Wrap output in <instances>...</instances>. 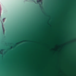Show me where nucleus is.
Wrapping results in <instances>:
<instances>
[{"label": "nucleus", "instance_id": "obj_2", "mask_svg": "<svg viewBox=\"0 0 76 76\" xmlns=\"http://www.w3.org/2000/svg\"><path fill=\"white\" fill-rule=\"evenodd\" d=\"M42 0H39L38 1H37V3H40V2H41V1H42Z\"/></svg>", "mask_w": 76, "mask_h": 76}, {"label": "nucleus", "instance_id": "obj_1", "mask_svg": "<svg viewBox=\"0 0 76 76\" xmlns=\"http://www.w3.org/2000/svg\"><path fill=\"white\" fill-rule=\"evenodd\" d=\"M42 0H39L38 1H37V3H40V2H41V1H42Z\"/></svg>", "mask_w": 76, "mask_h": 76}]
</instances>
